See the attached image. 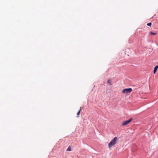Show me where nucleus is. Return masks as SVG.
Segmentation results:
<instances>
[{
	"label": "nucleus",
	"instance_id": "f03ea898",
	"mask_svg": "<svg viewBox=\"0 0 158 158\" xmlns=\"http://www.w3.org/2000/svg\"><path fill=\"white\" fill-rule=\"evenodd\" d=\"M132 90V89L131 88L124 89L122 90V93L123 94H127L131 92Z\"/></svg>",
	"mask_w": 158,
	"mask_h": 158
},
{
	"label": "nucleus",
	"instance_id": "20e7f679",
	"mask_svg": "<svg viewBox=\"0 0 158 158\" xmlns=\"http://www.w3.org/2000/svg\"><path fill=\"white\" fill-rule=\"evenodd\" d=\"M158 68V65H157V66H156L155 68H154V71H153V73H155L156 71V70H157V69Z\"/></svg>",
	"mask_w": 158,
	"mask_h": 158
},
{
	"label": "nucleus",
	"instance_id": "f257e3e1",
	"mask_svg": "<svg viewBox=\"0 0 158 158\" xmlns=\"http://www.w3.org/2000/svg\"><path fill=\"white\" fill-rule=\"evenodd\" d=\"M118 139L117 137H114V138L109 143V148H110L113 145L115 144L118 140Z\"/></svg>",
	"mask_w": 158,
	"mask_h": 158
},
{
	"label": "nucleus",
	"instance_id": "0eeeda50",
	"mask_svg": "<svg viewBox=\"0 0 158 158\" xmlns=\"http://www.w3.org/2000/svg\"><path fill=\"white\" fill-rule=\"evenodd\" d=\"M67 150L68 151H71V149L70 146H69L68 147Z\"/></svg>",
	"mask_w": 158,
	"mask_h": 158
},
{
	"label": "nucleus",
	"instance_id": "423d86ee",
	"mask_svg": "<svg viewBox=\"0 0 158 158\" xmlns=\"http://www.w3.org/2000/svg\"><path fill=\"white\" fill-rule=\"evenodd\" d=\"M81 110V109L80 110L78 111V112L77 113V115L78 117V116L80 114V111Z\"/></svg>",
	"mask_w": 158,
	"mask_h": 158
},
{
	"label": "nucleus",
	"instance_id": "7ed1b4c3",
	"mask_svg": "<svg viewBox=\"0 0 158 158\" xmlns=\"http://www.w3.org/2000/svg\"><path fill=\"white\" fill-rule=\"evenodd\" d=\"M132 118H130L129 120H126L123 122L122 124V126H124L127 125L130 123L132 120Z\"/></svg>",
	"mask_w": 158,
	"mask_h": 158
},
{
	"label": "nucleus",
	"instance_id": "6e6552de",
	"mask_svg": "<svg viewBox=\"0 0 158 158\" xmlns=\"http://www.w3.org/2000/svg\"><path fill=\"white\" fill-rule=\"evenodd\" d=\"M150 34H151V35H156V33H153L152 31L150 32Z\"/></svg>",
	"mask_w": 158,
	"mask_h": 158
},
{
	"label": "nucleus",
	"instance_id": "1a4fd4ad",
	"mask_svg": "<svg viewBox=\"0 0 158 158\" xmlns=\"http://www.w3.org/2000/svg\"><path fill=\"white\" fill-rule=\"evenodd\" d=\"M152 25V23H148L147 24V25L148 26H151Z\"/></svg>",
	"mask_w": 158,
	"mask_h": 158
},
{
	"label": "nucleus",
	"instance_id": "39448f33",
	"mask_svg": "<svg viewBox=\"0 0 158 158\" xmlns=\"http://www.w3.org/2000/svg\"><path fill=\"white\" fill-rule=\"evenodd\" d=\"M111 82V81L110 79L108 80L107 81V83L109 84L110 85H112Z\"/></svg>",
	"mask_w": 158,
	"mask_h": 158
}]
</instances>
